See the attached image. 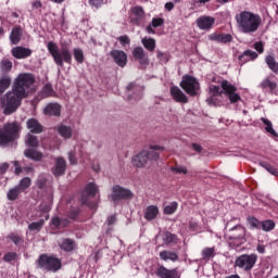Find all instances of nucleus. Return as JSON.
I'll use <instances>...</instances> for the list:
<instances>
[{
	"mask_svg": "<svg viewBox=\"0 0 278 278\" xmlns=\"http://www.w3.org/2000/svg\"><path fill=\"white\" fill-rule=\"evenodd\" d=\"M197 25L200 29H212L214 25V17L202 16L197 20Z\"/></svg>",
	"mask_w": 278,
	"mask_h": 278,
	"instance_id": "b1692460",
	"label": "nucleus"
},
{
	"mask_svg": "<svg viewBox=\"0 0 278 278\" xmlns=\"http://www.w3.org/2000/svg\"><path fill=\"white\" fill-rule=\"evenodd\" d=\"M132 193L118 185L112 187V193L110 195L111 201L116 203V201H121L123 199H131Z\"/></svg>",
	"mask_w": 278,
	"mask_h": 278,
	"instance_id": "9d476101",
	"label": "nucleus"
},
{
	"mask_svg": "<svg viewBox=\"0 0 278 278\" xmlns=\"http://www.w3.org/2000/svg\"><path fill=\"white\" fill-rule=\"evenodd\" d=\"M156 53L157 60H160V62H162L163 64L168 63V61L170 60V55L168 53H164L160 50H157Z\"/></svg>",
	"mask_w": 278,
	"mask_h": 278,
	"instance_id": "3c124183",
	"label": "nucleus"
},
{
	"mask_svg": "<svg viewBox=\"0 0 278 278\" xmlns=\"http://www.w3.org/2000/svg\"><path fill=\"white\" fill-rule=\"evenodd\" d=\"M155 151H164V148L160 146H150V150H143L132 157V164L137 168H144L151 160L157 162V160H160V154Z\"/></svg>",
	"mask_w": 278,
	"mask_h": 278,
	"instance_id": "20e7f679",
	"label": "nucleus"
},
{
	"mask_svg": "<svg viewBox=\"0 0 278 278\" xmlns=\"http://www.w3.org/2000/svg\"><path fill=\"white\" fill-rule=\"evenodd\" d=\"M146 18L147 14L144 13V9L142 7L137 5L131 9L130 23L134 25H142Z\"/></svg>",
	"mask_w": 278,
	"mask_h": 278,
	"instance_id": "f8f14e48",
	"label": "nucleus"
},
{
	"mask_svg": "<svg viewBox=\"0 0 278 278\" xmlns=\"http://www.w3.org/2000/svg\"><path fill=\"white\" fill-rule=\"evenodd\" d=\"M110 55L113 59V62H115V64L121 68H125V66H127V53H125V51L112 50Z\"/></svg>",
	"mask_w": 278,
	"mask_h": 278,
	"instance_id": "ddd939ff",
	"label": "nucleus"
},
{
	"mask_svg": "<svg viewBox=\"0 0 278 278\" xmlns=\"http://www.w3.org/2000/svg\"><path fill=\"white\" fill-rule=\"evenodd\" d=\"M85 192L88 197H97V192H99V187L94 182H89L85 187Z\"/></svg>",
	"mask_w": 278,
	"mask_h": 278,
	"instance_id": "f704fd0d",
	"label": "nucleus"
},
{
	"mask_svg": "<svg viewBox=\"0 0 278 278\" xmlns=\"http://www.w3.org/2000/svg\"><path fill=\"white\" fill-rule=\"evenodd\" d=\"M25 142H26L27 147H33L34 149H36V147H38V144H39L38 137H36L31 134H28L26 136Z\"/></svg>",
	"mask_w": 278,
	"mask_h": 278,
	"instance_id": "58836bf2",
	"label": "nucleus"
},
{
	"mask_svg": "<svg viewBox=\"0 0 278 278\" xmlns=\"http://www.w3.org/2000/svg\"><path fill=\"white\" fill-rule=\"evenodd\" d=\"M12 70V62L8 60H3L0 63V71L1 73H8L9 71Z\"/></svg>",
	"mask_w": 278,
	"mask_h": 278,
	"instance_id": "8fccbe9b",
	"label": "nucleus"
},
{
	"mask_svg": "<svg viewBox=\"0 0 278 278\" xmlns=\"http://www.w3.org/2000/svg\"><path fill=\"white\" fill-rule=\"evenodd\" d=\"M127 90L130 91V90H138V93L135 96V100L138 101L140 99H142V87H138L134 84H129L127 86Z\"/></svg>",
	"mask_w": 278,
	"mask_h": 278,
	"instance_id": "c03bdc74",
	"label": "nucleus"
},
{
	"mask_svg": "<svg viewBox=\"0 0 278 278\" xmlns=\"http://www.w3.org/2000/svg\"><path fill=\"white\" fill-rule=\"evenodd\" d=\"M45 227V219H40L39 222H34L28 225V229L30 231H40Z\"/></svg>",
	"mask_w": 278,
	"mask_h": 278,
	"instance_id": "79ce46f5",
	"label": "nucleus"
},
{
	"mask_svg": "<svg viewBox=\"0 0 278 278\" xmlns=\"http://www.w3.org/2000/svg\"><path fill=\"white\" fill-rule=\"evenodd\" d=\"M40 210H41V212H45V218H46V220H49V214H47V212H50V211H51V204L42 203V204L40 205Z\"/></svg>",
	"mask_w": 278,
	"mask_h": 278,
	"instance_id": "13d9d810",
	"label": "nucleus"
},
{
	"mask_svg": "<svg viewBox=\"0 0 278 278\" xmlns=\"http://www.w3.org/2000/svg\"><path fill=\"white\" fill-rule=\"evenodd\" d=\"M45 184H47V176L46 175H40L37 179L38 188H45Z\"/></svg>",
	"mask_w": 278,
	"mask_h": 278,
	"instance_id": "bf43d9fd",
	"label": "nucleus"
},
{
	"mask_svg": "<svg viewBox=\"0 0 278 278\" xmlns=\"http://www.w3.org/2000/svg\"><path fill=\"white\" fill-rule=\"evenodd\" d=\"M262 123L265 125V131L269 134V136H273L274 138H278V134L273 128V122H270L268 118L262 117L261 118Z\"/></svg>",
	"mask_w": 278,
	"mask_h": 278,
	"instance_id": "cd10ccee",
	"label": "nucleus"
},
{
	"mask_svg": "<svg viewBox=\"0 0 278 278\" xmlns=\"http://www.w3.org/2000/svg\"><path fill=\"white\" fill-rule=\"evenodd\" d=\"M55 129L61 138H64V140H71V138H73V128L71 126L59 124Z\"/></svg>",
	"mask_w": 278,
	"mask_h": 278,
	"instance_id": "412c9836",
	"label": "nucleus"
},
{
	"mask_svg": "<svg viewBox=\"0 0 278 278\" xmlns=\"http://www.w3.org/2000/svg\"><path fill=\"white\" fill-rule=\"evenodd\" d=\"M237 29L241 34H255L262 25V16L251 11H242L235 16Z\"/></svg>",
	"mask_w": 278,
	"mask_h": 278,
	"instance_id": "7ed1b4c3",
	"label": "nucleus"
},
{
	"mask_svg": "<svg viewBox=\"0 0 278 278\" xmlns=\"http://www.w3.org/2000/svg\"><path fill=\"white\" fill-rule=\"evenodd\" d=\"M18 134H21V124L13 122L5 124L3 129H0V144H8L17 140Z\"/></svg>",
	"mask_w": 278,
	"mask_h": 278,
	"instance_id": "423d86ee",
	"label": "nucleus"
},
{
	"mask_svg": "<svg viewBox=\"0 0 278 278\" xmlns=\"http://www.w3.org/2000/svg\"><path fill=\"white\" fill-rule=\"evenodd\" d=\"M68 161L73 166L77 164V156H75V152H68Z\"/></svg>",
	"mask_w": 278,
	"mask_h": 278,
	"instance_id": "e2e57ef3",
	"label": "nucleus"
},
{
	"mask_svg": "<svg viewBox=\"0 0 278 278\" xmlns=\"http://www.w3.org/2000/svg\"><path fill=\"white\" fill-rule=\"evenodd\" d=\"M73 53L76 62H78V64H84V51L79 48H75Z\"/></svg>",
	"mask_w": 278,
	"mask_h": 278,
	"instance_id": "49530a36",
	"label": "nucleus"
},
{
	"mask_svg": "<svg viewBox=\"0 0 278 278\" xmlns=\"http://www.w3.org/2000/svg\"><path fill=\"white\" fill-rule=\"evenodd\" d=\"M42 99H47V97H53L54 92H53V87H51V85H46L41 92H40Z\"/></svg>",
	"mask_w": 278,
	"mask_h": 278,
	"instance_id": "37998d69",
	"label": "nucleus"
},
{
	"mask_svg": "<svg viewBox=\"0 0 278 278\" xmlns=\"http://www.w3.org/2000/svg\"><path fill=\"white\" fill-rule=\"evenodd\" d=\"M37 267L41 268L42 270L58 273V270L62 268V261L55 256L41 254L37 261Z\"/></svg>",
	"mask_w": 278,
	"mask_h": 278,
	"instance_id": "0eeeda50",
	"label": "nucleus"
},
{
	"mask_svg": "<svg viewBox=\"0 0 278 278\" xmlns=\"http://www.w3.org/2000/svg\"><path fill=\"white\" fill-rule=\"evenodd\" d=\"M118 41L121 42V45H123V47H125V45H129L131 42V40L129 39V37L127 35L118 37Z\"/></svg>",
	"mask_w": 278,
	"mask_h": 278,
	"instance_id": "052dcab7",
	"label": "nucleus"
},
{
	"mask_svg": "<svg viewBox=\"0 0 278 278\" xmlns=\"http://www.w3.org/2000/svg\"><path fill=\"white\" fill-rule=\"evenodd\" d=\"M159 255L163 262H179V254L170 250L161 251Z\"/></svg>",
	"mask_w": 278,
	"mask_h": 278,
	"instance_id": "4be33fe9",
	"label": "nucleus"
},
{
	"mask_svg": "<svg viewBox=\"0 0 278 278\" xmlns=\"http://www.w3.org/2000/svg\"><path fill=\"white\" fill-rule=\"evenodd\" d=\"M51 225L58 228L60 227V225H62V219H60L59 217H53L51 220Z\"/></svg>",
	"mask_w": 278,
	"mask_h": 278,
	"instance_id": "0e129e2a",
	"label": "nucleus"
},
{
	"mask_svg": "<svg viewBox=\"0 0 278 278\" xmlns=\"http://www.w3.org/2000/svg\"><path fill=\"white\" fill-rule=\"evenodd\" d=\"M255 264H257V254H242L235 261V266L245 271L252 270Z\"/></svg>",
	"mask_w": 278,
	"mask_h": 278,
	"instance_id": "6e6552de",
	"label": "nucleus"
},
{
	"mask_svg": "<svg viewBox=\"0 0 278 278\" xmlns=\"http://www.w3.org/2000/svg\"><path fill=\"white\" fill-rule=\"evenodd\" d=\"M13 164L15 166V175L22 174L23 173V168H21V165H18V161H14Z\"/></svg>",
	"mask_w": 278,
	"mask_h": 278,
	"instance_id": "69168bd1",
	"label": "nucleus"
},
{
	"mask_svg": "<svg viewBox=\"0 0 278 278\" xmlns=\"http://www.w3.org/2000/svg\"><path fill=\"white\" fill-rule=\"evenodd\" d=\"M249 60H257V52L252 50H245L240 56V62H249Z\"/></svg>",
	"mask_w": 278,
	"mask_h": 278,
	"instance_id": "c756f323",
	"label": "nucleus"
},
{
	"mask_svg": "<svg viewBox=\"0 0 278 278\" xmlns=\"http://www.w3.org/2000/svg\"><path fill=\"white\" fill-rule=\"evenodd\" d=\"M45 116H62V105L60 103H49L43 109Z\"/></svg>",
	"mask_w": 278,
	"mask_h": 278,
	"instance_id": "a211bd4d",
	"label": "nucleus"
},
{
	"mask_svg": "<svg viewBox=\"0 0 278 278\" xmlns=\"http://www.w3.org/2000/svg\"><path fill=\"white\" fill-rule=\"evenodd\" d=\"M11 53L16 60H25L31 55V49L17 46L11 50Z\"/></svg>",
	"mask_w": 278,
	"mask_h": 278,
	"instance_id": "2eb2a0df",
	"label": "nucleus"
},
{
	"mask_svg": "<svg viewBox=\"0 0 278 278\" xmlns=\"http://www.w3.org/2000/svg\"><path fill=\"white\" fill-rule=\"evenodd\" d=\"M66 173V160L64 157H56L52 174L54 177H62Z\"/></svg>",
	"mask_w": 278,
	"mask_h": 278,
	"instance_id": "4468645a",
	"label": "nucleus"
},
{
	"mask_svg": "<svg viewBox=\"0 0 278 278\" xmlns=\"http://www.w3.org/2000/svg\"><path fill=\"white\" fill-rule=\"evenodd\" d=\"M180 86L187 94L190 97H197L199 94V90L201 86L199 85V80L192 76H185L180 83Z\"/></svg>",
	"mask_w": 278,
	"mask_h": 278,
	"instance_id": "1a4fd4ad",
	"label": "nucleus"
},
{
	"mask_svg": "<svg viewBox=\"0 0 278 278\" xmlns=\"http://www.w3.org/2000/svg\"><path fill=\"white\" fill-rule=\"evenodd\" d=\"M47 49L58 66H64V62L66 64H72L73 54H71V50H68L67 48H62V50L60 51V48L56 46L55 42L49 41L47 43Z\"/></svg>",
	"mask_w": 278,
	"mask_h": 278,
	"instance_id": "39448f33",
	"label": "nucleus"
},
{
	"mask_svg": "<svg viewBox=\"0 0 278 278\" xmlns=\"http://www.w3.org/2000/svg\"><path fill=\"white\" fill-rule=\"evenodd\" d=\"M114 223H116V216L115 215L109 216L106 219V225H114Z\"/></svg>",
	"mask_w": 278,
	"mask_h": 278,
	"instance_id": "338daca9",
	"label": "nucleus"
},
{
	"mask_svg": "<svg viewBox=\"0 0 278 278\" xmlns=\"http://www.w3.org/2000/svg\"><path fill=\"white\" fill-rule=\"evenodd\" d=\"M247 228L242 227V226H236L235 228H232V237L231 240L232 244L235 247H242V244H244L247 242Z\"/></svg>",
	"mask_w": 278,
	"mask_h": 278,
	"instance_id": "9b49d317",
	"label": "nucleus"
},
{
	"mask_svg": "<svg viewBox=\"0 0 278 278\" xmlns=\"http://www.w3.org/2000/svg\"><path fill=\"white\" fill-rule=\"evenodd\" d=\"M27 129L31 131V134H42V125L36 118H29L26 122Z\"/></svg>",
	"mask_w": 278,
	"mask_h": 278,
	"instance_id": "393cba45",
	"label": "nucleus"
},
{
	"mask_svg": "<svg viewBox=\"0 0 278 278\" xmlns=\"http://www.w3.org/2000/svg\"><path fill=\"white\" fill-rule=\"evenodd\" d=\"M162 239L164 244H175L177 242V236L170 232H164Z\"/></svg>",
	"mask_w": 278,
	"mask_h": 278,
	"instance_id": "4c0bfd02",
	"label": "nucleus"
},
{
	"mask_svg": "<svg viewBox=\"0 0 278 278\" xmlns=\"http://www.w3.org/2000/svg\"><path fill=\"white\" fill-rule=\"evenodd\" d=\"M132 56L135 60H138L139 64L141 65L149 64V56H147V53H144V49L142 47L134 48Z\"/></svg>",
	"mask_w": 278,
	"mask_h": 278,
	"instance_id": "6ab92c4d",
	"label": "nucleus"
},
{
	"mask_svg": "<svg viewBox=\"0 0 278 278\" xmlns=\"http://www.w3.org/2000/svg\"><path fill=\"white\" fill-rule=\"evenodd\" d=\"M261 88L263 90H269V92H273L274 90H277V83L270 80V78H265L261 84Z\"/></svg>",
	"mask_w": 278,
	"mask_h": 278,
	"instance_id": "c85d7f7f",
	"label": "nucleus"
},
{
	"mask_svg": "<svg viewBox=\"0 0 278 278\" xmlns=\"http://www.w3.org/2000/svg\"><path fill=\"white\" fill-rule=\"evenodd\" d=\"M248 223L252 229H262V222L255 217H248Z\"/></svg>",
	"mask_w": 278,
	"mask_h": 278,
	"instance_id": "de8ad7c7",
	"label": "nucleus"
},
{
	"mask_svg": "<svg viewBox=\"0 0 278 278\" xmlns=\"http://www.w3.org/2000/svg\"><path fill=\"white\" fill-rule=\"evenodd\" d=\"M29 186H31V178L29 177H25L23 178L20 184L17 185L18 189L22 192H25V190H27V188H29Z\"/></svg>",
	"mask_w": 278,
	"mask_h": 278,
	"instance_id": "a19ab883",
	"label": "nucleus"
},
{
	"mask_svg": "<svg viewBox=\"0 0 278 278\" xmlns=\"http://www.w3.org/2000/svg\"><path fill=\"white\" fill-rule=\"evenodd\" d=\"M208 40L213 42H220L222 45H227V42H231V40H233V36H231V34L212 33L208 35Z\"/></svg>",
	"mask_w": 278,
	"mask_h": 278,
	"instance_id": "f3484780",
	"label": "nucleus"
},
{
	"mask_svg": "<svg viewBox=\"0 0 278 278\" xmlns=\"http://www.w3.org/2000/svg\"><path fill=\"white\" fill-rule=\"evenodd\" d=\"M141 45H143L144 49H147L148 51H155V39L151 38V37H144L141 39Z\"/></svg>",
	"mask_w": 278,
	"mask_h": 278,
	"instance_id": "2f4dec72",
	"label": "nucleus"
},
{
	"mask_svg": "<svg viewBox=\"0 0 278 278\" xmlns=\"http://www.w3.org/2000/svg\"><path fill=\"white\" fill-rule=\"evenodd\" d=\"M173 173H177V174H182V175H187L188 174V169L186 168V166H181V165H177L176 167H172Z\"/></svg>",
	"mask_w": 278,
	"mask_h": 278,
	"instance_id": "4d7b16f0",
	"label": "nucleus"
},
{
	"mask_svg": "<svg viewBox=\"0 0 278 278\" xmlns=\"http://www.w3.org/2000/svg\"><path fill=\"white\" fill-rule=\"evenodd\" d=\"M36 83L34 75L24 73L20 74L14 80L12 90L8 91L4 96L0 97V108L3 110V114L10 116L14 114L23 99H27L31 92V86Z\"/></svg>",
	"mask_w": 278,
	"mask_h": 278,
	"instance_id": "f257e3e1",
	"label": "nucleus"
},
{
	"mask_svg": "<svg viewBox=\"0 0 278 278\" xmlns=\"http://www.w3.org/2000/svg\"><path fill=\"white\" fill-rule=\"evenodd\" d=\"M254 49L258 53H264V43L262 41H257L254 43Z\"/></svg>",
	"mask_w": 278,
	"mask_h": 278,
	"instance_id": "680f3d73",
	"label": "nucleus"
},
{
	"mask_svg": "<svg viewBox=\"0 0 278 278\" xmlns=\"http://www.w3.org/2000/svg\"><path fill=\"white\" fill-rule=\"evenodd\" d=\"M265 62L273 73H278V63L273 55L266 56Z\"/></svg>",
	"mask_w": 278,
	"mask_h": 278,
	"instance_id": "e433bc0d",
	"label": "nucleus"
},
{
	"mask_svg": "<svg viewBox=\"0 0 278 278\" xmlns=\"http://www.w3.org/2000/svg\"><path fill=\"white\" fill-rule=\"evenodd\" d=\"M214 253H216V249L214 248H205L202 250L203 260H210V257H214Z\"/></svg>",
	"mask_w": 278,
	"mask_h": 278,
	"instance_id": "a18cd8bd",
	"label": "nucleus"
},
{
	"mask_svg": "<svg viewBox=\"0 0 278 278\" xmlns=\"http://www.w3.org/2000/svg\"><path fill=\"white\" fill-rule=\"evenodd\" d=\"M220 88H222V91H220ZM210 94L211 97L206 99V103H208V105H220L216 103V98H215V97H220V94H226L230 103H238V101H241L242 99L240 94H238V88H236V86H233L228 80H223L220 83V87L216 85H211Z\"/></svg>",
	"mask_w": 278,
	"mask_h": 278,
	"instance_id": "f03ea898",
	"label": "nucleus"
},
{
	"mask_svg": "<svg viewBox=\"0 0 278 278\" xmlns=\"http://www.w3.org/2000/svg\"><path fill=\"white\" fill-rule=\"evenodd\" d=\"M160 216V207L157 205H148L143 211V218L146 220H156V218Z\"/></svg>",
	"mask_w": 278,
	"mask_h": 278,
	"instance_id": "dca6fc26",
	"label": "nucleus"
},
{
	"mask_svg": "<svg viewBox=\"0 0 278 278\" xmlns=\"http://www.w3.org/2000/svg\"><path fill=\"white\" fill-rule=\"evenodd\" d=\"M8 239L13 242L16 247H18V244H21L23 242V238H21V236H18L17 233H10L8 236Z\"/></svg>",
	"mask_w": 278,
	"mask_h": 278,
	"instance_id": "864d4df0",
	"label": "nucleus"
},
{
	"mask_svg": "<svg viewBox=\"0 0 278 278\" xmlns=\"http://www.w3.org/2000/svg\"><path fill=\"white\" fill-rule=\"evenodd\" d=\"M261 229L263 231H273L275 229V222L270 219L261 222Z\"/></svg>",
	"mask_w": 278,
	"mask_h": 278,
	"instance_id": "ea45409f",
	"label": "nucleus"
},
{
	"mask_svg": "<svg viewBox=\"0 0 278 278\" xmlns=\"http://www.w3.org/2000/svg\"><path fill=\"white\" fill-rule=\"evenodd\" d=\"M261 166L263 168H265V170L270 173V175H274L275 177H278V169L273 167L270 164H268V163H261Z\"/></svg>",
	"mask_w": 278,
	"mask_h": 278,
	"instance_id": "603ef678",
	"label": "nucleus"
},
{
	"mask_svg": "<svg viewBox=\"0 0 278 278\" xmlns=\"http://www.w3.org/2000/svg\"><path fill=\"white\" fill-rule=\"evenodd\" d=\"M23 38V29L21 27H14L10 34V41L12 45H18Z\"/></svg>",
	"mask_w": 278,
	"mask_h": 278,
	"instance_id": "bb28decb",
	"label": "nucleus"
},
{
	"mask_svg": "<svg viewBox=\"0 0 278 278\" xmlns=\"http://www.w3.org/2000/svg\"><path fill=\"white\" fill-rule=\"evenodd\" d=\"M12 78L10 76H3L0 78V94H3L10 88Z\"/></svg>",
	"mask_w": 278,
	"mask_h": 278,
	"instance_id": "473e14b6",
	"label": "nucleus"
},
{
	"mask_svg": "<svg viewBox=\"0 0 278 278\" xmlns=\"http://www.w3.org/2000/svg\"><path fill=\"white\" fill-rule=\"evenodd\" d=\"M89 3L92 8H96V10H99L101 5H105V3H108V0H89Z\"/></svg>",
	"mask_w": 278,
	"mask_h": 278,
	"instance_id": "5fc2aeb1",
	"label": "nucleus"
},
{
	"mask_svg": "<svg viewBox=\"0 0 278 278\" xmlns=\"http://www.w3.org/2000/svg\"><path fill=\"white\" fill-rule=\"evenodd\" d=\"M24 154H25V157H28L29 160H35V162H39V160H42V153L34 149L25 150Z\"/></svg>",
	"mask_w": 278,
	"mask_h": 278,
	"instance_id": "7c9ffc66",
	"label": "nucleus"
},
{
	"mask_svg": "<svg viewBox=\"0 0 278 278\" xmlns=\"http://www.w3.org/2000/svg\"><path fill=\"white\" fill-rule=\"evenodd\" d=\"M60 248L63 251H73V249H75V242H73V240L71 239H63L60 243H59Z\"/></svg>",
	"mask_w": 278,
	"mask_h": 278,
	"instance_id": "72a5a7b5",
	"label": "nucleus"
},
{
	"mask_svg": "<svg viewBox=\"0 0 278 278\" xmlns=\"http://www.w3.org/2000/svg\"><path fill=\"white\" fill-rule=\"evenodd\" d=\"M23 191L16 186L9 190L7 194V199L9 201H16L18 199V194H21Z\"/></svg>",
	"mask_w": 278,
	"mask_h": 278,
	"instance_id": "c9c22d12",
	"label": "nucleus"
},
{
	"mask_svg": "<svg viewBox=\"0 0 278 278\" xmlns=\"http://www.w3.org/2000/svg\"><path fill=\"white\" fill-rule=\"evenodd\" d=\"M8 168H10V165L8 163H3L2 165H0V173L3 175V173H5Z\"/></svg>",
	"mask_w": 278,
	"mask_h": 278,
	"instance_id": "774afa93",
	"label": "nucleus"
},
{
	"mask_svg": "<svg viewBox=\"0 0 278 278\" xmlns=\"http://www.w3.org/2000/svg\"><path fill=\"white\" fill-rule=\"evenodd\" d=\"M164 25V18L162 17H153L152 22L146 27L147 34H155V29L157 27H162Z\"/></svg>",
	"mask_w": 278,
	"mask_h": 278,
	"instance_id": "a878e982",
	"label": "nucleus"
},
{
	"mask_svg": "<svg viewBox=\"0 0 278 278\" xmlns=\"http://www.w3.org/2000/svg\"><path fill=\"white\" fill-rule=\"evenodd\" d=\"M16 257H18V254H16L15 252H9L4 254L3 260L4 262H14Z\"/></svg>",
	"mask_w": 278,
	"mask_h": 278,
	"instance_id": "6e6d98bb",
	"label": "nucleus"
},
{
	"mask_svg": "<svg viewBox=\"0 0 278 278\" xmlns=\"http://www.w3.org/2000/svg\"><path fill=\"white\" fill-rule=\"evenodd\" d=\"M157 277H160V278H179V275L177 274V269H168L164 266H161L157 269Z\"/></svg>",
	"mask_w": 278,
	"mask_h": 278,
	"instance_id": "5701e85b",
	"label": "nucleus"
},
{
	"mask_svg": "<svg viewBox=\"0 0 278 278\" xmlns=\"http://www.w3.org/2000/svg\"><path fill=\"white\" fill-rule=\"evenodd\" d=\"M177 202H172L170 204L166 205L164 207V214L170 215V214H175V212H177Z\"/></svg>",
	"mask_w": 278,
	"mask_h": 278,
	"instance_id": "09e8293b",
	"label": "nucleus"
},
{
	"mask_svg": "<svg viewBox=\"0 0 278 278\" xmlns=\"http://www.w3.org/2000/svg\"><path fill=\"white\" fill-rule=\"evenodd\" d=\"M170 94L176 103H188V97L179 87H170Z\"/></svg>",
	"mask_w": 278,
	"mask_h": 278,
	"instance_id": "aec40b11",
	"label": "nucleus"
}]
</instances>
